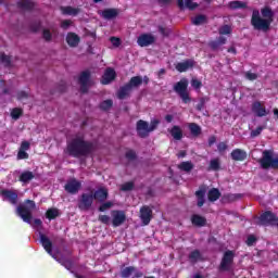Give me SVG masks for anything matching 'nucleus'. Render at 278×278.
I'll list each match as a JSON object with an SVG mask.
<instances>
[{"mask_svg":"<svg viewBox=\"0 0 278 278\" xmlns=\"http://www.w3.org/2000/svg\"><path fill=\"white\" fill-rule=\"evenodd\" d=\"M94 151V144L84 139V135H76L66 147L65 153H68L72 157H86Z\"/></svg>","mask_w":278,"mask_h":278,"instance_id":"obj_1","label":"nucleus"},{"mask_svg":"<svg viewBox=\"0 0 278 278\" xmlns=\"http://www.w3.org/2000/svg\"><path fill=\"white\" fill-rule=\"evenodd\" d=\"M261 14L262 15H260L258 10H254L252 12L251 25L254 27V29L258 31H268L275 18V12H273V9H270V7H264L263 9H261Z\"/></svg>","mask_w":278,"mask_h":278,"instance_id":"obj_2","label":"nucleus"},{"mask_svg":"<svg viewBox=\"0 0 278 278\" xmlns=\"http://www.w3.org/2000/svg\"><path fill=\"white\" fill-rule=\"evenodd\" d=\"M34 210H36V202L33 200H26L24 204L17 206L16 214L17 216H21L24 223L33 225L37 231H40L42 229L41 219H35L34 224H31V212H34Z\"/></svg>","mask_w":278,"mask_h":278,"instance_id":"obj_3","label":"nucleus"},{"mask_svg":"<svg viewBox=\"0 0 278 278\" xmlns=\"http://www.w3.org/2000/svg\"><path fill=\"white\" fill-rule=\"evenodd\" d=\"M257 162L264 170H268L269 168L278 170V154L275 155L273 150H264L262 157Z\"/></svg>","mask_w":278,"mask_h":278,"instance_id":"obj_4","label":"nucleus"},{"mask_svg":"<svg viewBox=\"0 0 278 278\" xmlns=\"http://www.w3.org/2000/svg\"><path fill=\"white\" fill-rule=\"evenodd\" d=\"M159 125L160 119L157 118L151 119L150 125L147 121L139 119L136 125L137 136H139V138H149V134H151V131H155Z\"/></svg>","mask_w":278,"mask_h":278,"instance_id":"obj_5","label":"nucleus"},{"mask_svg":"<svg viewBox=\"0 0 278 278\" xmlns=\"http://www.w3.org/2000/svg\"><path fill=\"white\" fill-rule=\"evenodd\" d=\"M174 91L180 97L184 103H190V92L188 91V79L182 78L174 86Z\"/></svg>","mask_w":278,"mask_h":278,"instance_id":"obj_6","label":"nucleus"},{"mask_svg":"<svg viewBox=\"0 0 278 278\" xmlns=\"http://www.w3.org/2000/svg\"><path fill=\"white\" fill-rule=\"evenodd\" d=\"M92 203H94V195L92 192L83 193L78 199V210L81 212H88L90 207H92Z\"/></svg>","mask_w":278,"mask_h":278,"instance_id":"obj_7","label":"nucleus"},{"mask_svg":"<svg viewBox=\"0 0 278 278\" xmlns=\"http://www.w3.org/2000/svg\"><path fill=\"white\" fill-rule=\"evenodd\" d=\"M0 197H2L3 201L11 203V205L18 203V193L15 190L3 189L0 191Z\"/></svg>","mask_w":278,"mask_h":278,"instance_id":"obj_8","label":"nucleus"},{"mask_svg":"<svg viewBox=\"0 0 278 278\" xmlns=\"http://www.w3.org/2000/svg\"><path fill=\"white\" fill-rule=\"evenodd\" d=\"M233 264V252L227 251L222 258L219 270L229 271L231 270V265Z\"/></svg>","mask_w":278,"mask_h":278,"instance_id":"obj_9","label":"nucleus"},{"mask_svg":"<svg viewBox=\"0 0 278 278\" xmlns=\"http://www.w3.org/2000/svg\"><path fill=\"white\" fill-rule=\"evenodd\" d=\"M80 91L88 92L90 86H92V80H90V72H83L79 76Z\"/></svg>","mask_w":278,"mask_h":278,"instance_id":"obj_10","label":"nucleus"},{"mask_svg":"<svg viewBox=\"0 0 278 278\" xmlns=\"http://www.w3.org/2000/svg\"><path fill=\"white\" fill-rule=\"evenodd\" d=\"M64 190L67 191L68 194H77V192L81 190V182L72 178L65 184Z\"/></svg>","mask_w":278,"mask_h":278,"instance_id":"obj_11","label":"nucleus"},{"mask_svg":"<svg viewBox=\"0 0 278 278\" xmlns=\"http://www.w3.org/2000/svg\"><path fill=\"white\" fill-rule=\"evenodd\" d=\"M140 278L143 277L144 274H142V271H138V269H136V267L134 266H129V267H125L121 270V277L122 278Z\"/></svg>","mask_w":278,"mask_h":278,"instance_id":"obj_12","label":"nucleus"},{"mask_svg":"<svg viewBox=\"0 0 278 278\" xmlns=\"http://www.w3.org/2000/svg\"><path fill=\"white\" fill-rule=\"evenodd\" d=\"M155 42V36L152 34H142L137 39V45L139 47H150Z\"/></svg>","mask_w":278,"mask_h":278,"instance_id":"obj_13","label":"nucleus"},{"mask_svg":"<svg viewBox=\"0 0 278 278\" xmlns=\"http://www.w3.org/2000/svg\"><path fill=\"white\" fill-rule=\"evenodd\" d=\"M277 219V215L273 212L267 211L260 216L261 225H270L271 227L275 225V220Z\"/></svg>","mask_w":278,"mask_h":278,"instance_id":"obj_14","label":"nucleus"},{"mask_svg":"<svg viewBox=\"0 0 278 278\" xmlns=\"http://www.w3.org/2000/svg\"><path fill=\"white\" fill-rule=\"evenodd\" d=\"M112 216L113 227H121V225H123V223H125V220L127 219L124 211H113Z\"/></svg>","mask_w":278,"mask_h":278,"instance_id":"obj_15","label":"nucleus"},{"mask_svg":"<svg viewBox=\"0 0 278 278\" xmlns=\"http://www.w3.org/2000/svg\"><path fill=\"white\" fill-rule=\"evenodd\" d=\"M140 218L143 225H149L151 223V218H153V211L149 206H142L140 208Z\"/></svg>","mask_w":278,"mask_h":278,"instance_id":"obj_16","label":"nucleus"},{"mask_svg":"<svg viewBox=\"0 0 278 278\" xmlns=\"http://www.w3.org/2000/svg\"><path fill=\"white\" fill-rule=\"evenodd\" d=\"M252 112L260 118L264 116H268V112L266 111V106L262 105V102L255 101L252 103Z\"/></svg>","mask_w":278,"mask_h":278,"instance_id":"obj_17","label":"nucleus"},{"mask_svg":"<svg viewBox=\"0 0 278 278\" xmlns=\"http://www.w3.org/2000/svg\"><path fill=\"white\" fill-rule=\"evenodd\" d=\"M114 79H116V72L112 67H109L102 76L101 84H103V86H108V84H112Z\"/></svg>","mask_w":278,"mask_h":278,"instance_id":"obj_18","label":"nucleus"},{"mask_svg":"<svg viewBox=\"0 0 278 278\" xmlns=\"http://www.w3.org/2000/svg\"><path fill=\"white\" fill-rule=\"evenodd\" d=\"M39 240L40 243L42 244L43 249L47 251V253H49V255H53L52 252V247L53 243L51 242V240L49 239V237H47V235L39 232Z\"/></svg>","mask_w":278,"mask_h":278,"instance_id":"obj_19","label":"nucleus"},{"mask_svg":"<svg viewBox=\"0 0 278 278\" xmlns=\"http://www.w3.org/2000/svg\"><path fill=\"white\" fill-rule=\"evenodd\" d=\"M230 156L235 162H244V160H247V151L242 149H235L230 153Z\"/></svg>","mask_w":278,"mask_h":278,"instance_id":"obj_20","label":"nucleus"},{"mask_svg":"<svg viewBox=\"0 0 278 278\" xmlns=\"http://www.w3.org/2000/svg\"><path fill=\"white\" fill-rule=\"evenodd\" d=\"M192 66H194V61L187 60L176 64V71H178V73H186V71L192 68Z\"/></svg>","mask_w":278,"mask_h":278,"instance_id":"obj_21","label":"nucleus"},{"mask_svg":"<svg viewBox=\"0 0 278 278\" xmlns=\"http://www.w3.org/2000/svg\"><path fill=\"white\" fill-rule=\"evenodd\" d=\"M93 199H96V201H100V203L108 201V189H105V188L98 189L93 193Z\"/></svg>","mask_w":278,"mask_h":278,"instance_id":"obj_22","label":"nucleus"},{"mask_svg":"<svg viewBox=\"0 0 278 278\" xmlns=\"http://www.w3.org/2000/svg\"><path fill=\"white\" fill-rule=\"evenodd\" d=\"M134 89L129 86V85H125L123 87L119 88V90L117 91V98L123 100V99H127V97H129V94H131V91Z\"/></svg>","mask_w":278,"mask_h":278,"instance_id":"obj_23","label":"nucleus"},{"mask_svg":"<svg viewBox=\"0 0 278 278\" xmlns=\"http://www.w3.org/2000/svg\"><path fill=\"white\" fill-rule=\"evenodd\" d=\"M191 223L195 227H205V225H207V219L201 215H193L191 217Z\"/></svg>","mask_w":278,"mask_h":278,"instance_id":"obj_24","label":"nucleus"},{"mask_svg":"<svg viewBox=\"0 0 278 278\" xmlns=\"http://www.w3.org/2000/svg\"><path fill=\"white\" fill-rule=\"evenodd\" d=\"M61 12L67 16H77L81 10L73 7H61Z\"/></svg>","mask_w":278,"mask_h":278,"instance_id":"obj_25","label":"nucleus"},{"mask_svg":"<svg viewBox=\"0 0 278 278\" xmlns=\"http://www.w3.org/2000/svg\"><path fill=\"white\" fill-rule=\"evenodd\" d=\"M79 36L75 33H68L66 36V42L70 47H77L79 45Z\"/></svg>","mask_w":278,"mask_h":278,"instance_id":"obj_26","label":"nucleus"},{"mask_svg":"<svg viewBox=\"0 0 278 278\" xmlns=\"http://www.w3.org/2000/svg\"><path fill=\"white\" fill-rule=\"evenodd\" d=\"M168 131L174 140H181V138H184V131L179 126H174L173 128L168 129Z\"/></svg>","mask_w":278,"mask_h":278,"instance_id":"obj_27","label":"nucleus"},{"mask_svg":"<svg viewBox=\"0 0 278 278\" xmlns=\"http://www.w3.org/2000/svg\"><path fill=\"white\" fill-rule=\"evenodd\" d=\"M226 42L227 38L219 37L217 40L211 41L208 46L211 47V49H213V51H218V49H220V47H223V45H225Z\"/></svg>","mask_w":278,"mask_h":278,"instance_id":"obj_28","label":"nucleus"},{"mask_svg":"<svg viewBox=\"0 0 278 278\" xmlns=\"http://www.w3.org/2000/svg\"><path fill=\"white\" fill-rule=\"evenodd\" d=\"M103 18L111 21V18H116L118 16V11L116 9H106L102 12Z\"/></svg>","mask_w":278,"mask_h":278,"instance_id":"obj_29","label":"nucleus"},{"mask_svg":"<svg viewBox=\"0 0 278 278\" xmlns=\"http://www.w3.org/2000/svg\"><path fill=\"white\" fill-rule=\"evenodd\" d=\"M197 3H193L192 0H178V8L180 10H184V8H188V10H194V8H197Z\"/></svg>","mask_w":278,"mask_h":278,"instance_id":"obj_30","label":"nucleus"},{"mask_svg":"<svg viewBox=\"0 0 278 278\" xmlns=\"http://www.w3.org/2000/svg\"><path fill=\"white\" fill-rule=\"evenodd\" d=\"M208 201L214 203V201H218L220 199V191L216 188H213L207 193Z\"/></svg>","mask_w":278,"mask_h":278,"instance_id":"obj_31","label":"nucleus"},{"mask_svg":"<svg viewBox=\"0 0 278 278\" xmlns=\"http://www.w3.org/2000/svg\"><path fill=\"white\" fill-rule=\"evenodd\" d=\"M198 198V207H203L205 205V189H200L195 192Z\"/></svg>","mask_w":278,"mask_h":278,"instance_id":"obj_32","label":"nucleus"},{"mask_svg":"<svg viewBox=\"0 0 278 278\" xmlns=\"http://www.w3.org/2000/svg\"><path fill=\"white\" fill-rule=\"evenodd\" d=\"M127 85L134 90V88L142 86V78L140 76H134Z\"/></svg>","mask_w":278,"mask_h":278,"instance_id":"obj_33","label":"nucleus"},{"mask_svg":"<svg viewBox=\"0 0 278 278\" xmlns=\"http://www.w3.org/2000/svg\"><path fill=\"white\" fill-rule=\"evenodd\" d=\"M228 8H230V10H244L247 9V2L231 1L229 2Z\"/></svg>","mask_w":278,"mask_h":278,"instance_id":"obj_34","label":"nucleus"},{"mask_svg":"<svg viewBox=\"0 0 278 278\" xmlns=\"http://www.w3.org/2000/svg\"><path fill=\"white\" fill-rule=\"evenodd\" d=\"M52 257H54V260H56V262H59V264L64 266V268H66L67 270H71V268H73V261L68 258H58L55 257V255H52Z\"/></svg>","mask_w":278,"mask_h":278,"instance_id":"obj_35","label":"nucleus"},{"mask_svg":"<svg viewBox=\"0 0 278 278\" xmlns=\"http://www.w3.org/2000/svg\"><path fill=\"white\" fill-rule=\"evenodd\" d=\"M17 5L22 10H31L34 2L31 0H18Z\"/></svg>","mask_w":278,"mask_h":278,"instance_id":"obj_36","label":"nucleus"},{"mask_svg":"<svg viewBox=\"0 0 278 278\" xmlns=\"http://www.w3.org/2000/svg\"><path fill=\"white\" fill-rule=\"evenodd\" d=\"M31 179H34V173L31 172H24L20 176V181H22V184H28Z\"/></svg>","mask_w":278,"mask_h":278,"instance_id":"obj_37","label":"nucleus"},{"mask_svg":"<svg viewBox=\"0 0 278 278\" xmlns=\"http://www.w3.org/2000/svg\"><path fill=\"white\" fill-rule=\"evenodd\" d=\"M201 260V252L199 250H194L189 254V262L191 264H197Z\"/></svg>","mask_w":278,"mask_h":278,"instance_id":"obj_38","label":"nucleus"},{"mask_svg":"<svg viewBox=\"0 0 278 278\" xmlns=\"http://www.w3.org/2000/svg\"><path fill=\"white\" fill-rule=\"evenodd\" d=\"M178 168L180 170H184L185 173H190V170L194 168V165L192 164V162H182L178 165Z\"/></svg>","mask_w":278,"mask_h":278,"instance_id":"obj_39","label":"nucleus"},{"mask_svg":"<svg viewBox=\"0 0 278 278\" xmlns=\"http://www.w3.org/2000/svg\"><path fill=\"white\" fill-rule=\"evenodd\" d=\"M210 101V98L207 97H202L199 99V103L195 106V110H198V112H202V110H205V103H207Z\"/></svg>","mask_w":278,"mask_h":278,"instance_id":"obj_40","label":"nucleus"},{"mask_svg":"<svg viewBox=\"0 0 278 278\" xmlns=\"http://www.w3.org/2000/svg\"><path fill=\"white\" fill-rule=\"evenodd\" d=\"M46 216L49 220H53V218H58V216H60V211L58 208H49Z\"/></svg>","mask_w":278,"mask_h":278,"instance_id":"obj_41","label":"nucleus"},{"mask_svg":"<svg viewBox=\"0 0 278 278\" xmlns=\"http://www.w3.org/2000/svg\"><path fill=\"white\" fill-rule=\"evenodd\" d=\"M189 129H190V132L192 134V136H200V134H201V126H199L195 123L189 124Z\"/></svg>","mask_w":278,"mask_h":278,"instance_id":"obj_42","label":"nucleus"},{"mask_svg":"<svg viewBox=\"0 0 278 278\" xmlns=\"http://www.w3.org/2000/svg\"><path fill=\"white\" fill-rule=\"evenodd\" d=\"M193 25H205L207 17L205 15H198L192 20Z\"/></svg>","mask_w":278,"mask_h":278,"instance_id":"obj_43","label":"nucleus"},{"mask_svg":"<svg viewBox=\"0 0 278 278\" xmlns=\"http://www.w3.org/2000/svg\"><path fill=\"white\" fill-rule=\"evenodd\" d=\"M112 105H114V101L112 100H104L101 104H100V109L103 110L104 112H108V110H112Z\"/></svg>","mask_w":278,"mask_h":278,"instance_id":"obj_44","label":"nucleus"},{"mask_svg":"<svg viewBox=\"0 0 278 278\" xmlns=\"http://www.w3.org/2000/svg\"><path fill=\"white\" fill-rule=\"evenodd\" d=\"M208 170H220V161L218 159L211 160Z\"/></svg>","mask_w":278,"mask_h":278,"instance_id":"obj_45","label":"nucleus"},{"mask_svg":"<svg viewBox=\"0 0 278 278\" xmlns=\"http://www.w3.org/2000/svg\"><path fill=\"white\" fill-rule=\"evenodd\" d=\"M264 129H266V125L258 126L256 129L251 131V134H250L251 138H257V136H260V134H262V131H264Z\"/></svg>","mask_w":278,"mask_h":278,"instance_id":"obj_46","label":"nucleus"},{"mask_svg":"<svg viewBox=\"0 0 278 278\" xmlns=\"http://www.w3.org/2000/svg\"><path fill=\"white\" fill-rule=\"evenodd\" d=\"M23 115V111L21 109H13L11 112V116L14 121H18L21 116Z\"/></svg>","mask_w":278,"mask_h":278,"instance_id":"obj_47","label":"nucleus"},{"mask_svg":"<svg viewBox=\"0 0 278 278\" xmlns=\"http://www.w3.org/2000/svg\"><path fill=\"white\" fill-rule=\"evenodd\" d=\"M244 77L245 79H248L249 81H255V79H257V77H260V75L253 73V72H245L244 73Z\"/></svg>","mask_w":278,"mask_h":278,"instance_id":"obj_48","label":"nucleus"},{"mask_svg":"<svg viewBox=\"0 0 278 278\" xmlns=\"http://www.w3.org/2000/svg\"><path fill=\"white\" fill-rule=\"evenodd\" d=\"M220 36H227L228 34H231V26L224 25L219 28Z\"/></svg>","mask_w":278,"mask_h":278,"instance_id":"obj_49","label":"nucleus"},{"mask_svg":"<svg viewBox=\"0 0 278 278\" xmlns=\"http://www.w3.org/2000/svg\"><path fill=\"white\" fill-rule=\"evenodd\" d=\"M42 37H43V40H46L47 42H51V38H53V35L51 34V30H49L48 28H45L42 31Z\"/></svg>","mask_w":278,"mask_h":278,"instance_id":"obj_50","label":"nucleus"},{"mask_svg":"<svg viewBox=\"0 0 278 278\" xmlns=\"http://www.w3.org/2000/svg\"><path fill=\"white\" fill-rule=\"evenodd\" d=\"M0 61L2 62V64L4 66H10L12 64V60L10 59V56H8L5 54L0 55Z\"/></svg>","mask_w":278,"mask_h":278,"instance_id":"obj_51","label":"nucleus"},{"mask_svg":"<svg viewBox=\"0 0 278 278\" xmlns=\"http://www.w3.org/2000/svg\"><path fill=\"white\" fill-rule=\"evenodd\" d=\"M121 190H123V192H129V190H134V182H125L122 185Z\"/></svg>","mask_w":278,"mask_h":278,"instance_id":"obj_52","label":"nucleus"},{"mask_svg":"<svg viewBox=\"0 0 278 278\" xmlns=\"http://www.w3.org/2000/svg\"><path fill=\"white\" fill-rule=\"evenodd\" d=\"M191 86L192 88H194L195 90H199V88H201V86H203V84L201 83V80L197 79V78H192L191 79Z\"/></svg>","mask_w":278,"mask_h":278,"instance_id":"obj_53","label":"nucleus"},{"mask_svg":"<svg viewBox=\"0 0 278 278\" xmlns=\"http://www.w3.org/2000/svg\"><path fill=\"white\" fill-rule=\"evenodd\" d=\"M227 149H229V146H227L226 142H219L217 144V151H219V153H225V151H227Z\"/></svg>","mask_w":278,"mask_h":278,"instance_id":"obj_54","label":"nucleus"},{"mask_svg":"<svg viewBox=\"0 0 278 278\" xmlns=\"http://www.w3.org/2000/svg\"><path fill=\"white\" fill-rule=\"evenodd\" d=\"M29 154L25 150H20L17 153V160H27Z\"/></svg>","mask_w":278,"mask_h":278,"instance_id":"obj_55","label":"nucleus"},{"mask_svg":"<svg viewBox=\"0 0 278 278\" xmlns=\"http://www.w3.org/2000/svg\"><path fill=\"white\" fill-rule=\"evenodd\" d=\"M112 205H114L112 202L103 203V204L99 207V212H105V210H110V207H112Z\"/></svg>","mask_w":278,"mask_h":278,"instance_id":"obj_56","label":"nucleus"},{"mask_svg":"<svg viewBox=\"0 0 278 278\" xmlns=\"http://www.w3.org/2000/svg\"><path fill=\"white\" fill-rule=\"evenodd\" d=\"M98 220H100V223H103V225H109L110 224V216H108V215H100Z\"/></svg>","mask_w":278,"mask_h":278,"instance_id":"obj_57","label":"nucleus"},{"mask_svg":"<svg viewBox=\"0 0 278 278\" xmlns=\"http://www.w3.org/2000/svg\"><path fill=\"white\" fill-rule=\"evenodd\" d=\"M28 97H29V93H27L26 91H20L17 93L18 101H23L24 99H27Z\"/></svg>","mask_w":278,"mask_h":278,"instance_id":"obj_58","label":"nucleus"},{"mask_svg":"<svg viewBox=\"0 0 278 278\" xmlns=\"http://www.w3.org/2000/svg\"><path fill=\"white\" fill-rule=\"evenodd\" d=\"M30 143L28 141H23L21 143L20 150L21 151H29Z\"/></svg>","mask_w":278,"mask_h":278,"instance_id":"obj_59","label":"nucleus"},{"mask_svg":"<svg viewBox=\"0 0 278 278\" xmlns=\"http://www.w3.org/2000/svg\"><path fill=\"white\" fill-rule=\"evenodd\" d=\"M56 90L60 94H62V92H66V83H61L58 87Z\"/></svg>","mask_w":278,"mask_h":278,"instance_id":"obj_60","label":"nucleus"},{"mask_svg":"<svg viewBox=\"0 0 278 278\" xmlns=\"http://www.w3.org/2000/svg\"><path fill=\"white\" fill-rule=\"evenodd\" d=\"M73 22H71V20H64L62 23H61V27L62 29H68V27H71Z\"/></svg>","mask_w":278,"mask_h":278,"instance_id":"obj_61","label":"nucleus"},{"mask_svg":"<svg viewBox=\"0 0 278 278\" xmlns=\"http://www.w3.org/2000/svg\"><path fill=\"white\" fill-rule=\"evenodd\" d=\"M127 160H136V152L134 150H129L126 152Z\"/></svg>","mask_w":278,"mask_h":278,"instance_id":"obj_62","label":"nucleus"},{"mask_svg":"<svg viewBox=\"0 0 278 278\" xmlns=\"http://www.w3.org/2000/svg\"><path fill=\"white\" fill-rule=\"evenodd\" d=\"M111 42L113 47H121V39L117 37H111Z\"/></svg>","mask_w":278,"mask_h":278,"instance_id":"obj_63","label":"nucleus"},{"mask_svg":"<svg viewBox=\"0 0 278 278\" xmlns=\"http://www.w3.org/2000/svg\"><path fill=\"white\" fill-rule=\"evenodd\" d=\"M159 31H160V34H162V36H169V34H170V30H168L162 26H159Z\"/></svg>","mask_w":278,"mask_h":278,"instance_id":"obj_64","label":"nucleus"}]
</instances>
